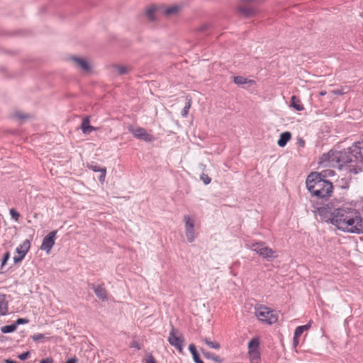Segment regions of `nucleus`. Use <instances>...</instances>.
Segmentation results:
<instances>
[{
    "instance_id": "nucleus-1",
    "label": "nucleus",
    "mask_w": 363,
    "mask_h": 363,
    "mask_svg": "<svg viewBox=\"0 0 363 363\" xmlns=\"http://www.w3.org/2000/svg\"><path fill=\"white\" fill-rule=\"evenodd\" d=\"M363 162V141L354 143L350 147L342 151L331 150L321 157V163L324 166L342 167L346 164L345 169L354 174L361 171Z\"/></svg>"
},
{
    "instance_id": "nucleus-2",
    "label": "nucleus",
    "mask_w": 363,
    "mask_h": 363,
    "mask_svg": "<svg viewBox=\"0 0 363 363\" xmlns=\"http://www.w3.org/2000/svg\"><path fill=\"white\" fill-rule=\"evenodd\" d=\"M330 223L344 232L350 233L363 232V218L360 213L356 208L347 205H343L333 210Z\"/></svg>"
},
{
    "instance_id": "nucleus-3",
    "label": "nucleus",
    "mask_w": 363,
    "mask_h": 363,
    "mask_svg": "<svg viewBox=\"0 0 363 363\" xmlns=\"http://www.w3.org/2000/svg\"><path fill=\"white\" fill-rule=\"evenodd\" d=\"M306 186L313 196L322 199L330 196L333 189L332 183L320 178L317 172L311 173L308 176Z\"/></svg>"
},
{
    "instance_id": "nucleus-4",
    "label": "nucleus",
    "mask_w": 363,
    "mask_h": 363,
    "mask_svg": "<svg viewBox=\"0 0 363 363\" xmlns=\"http://www.w3.org/2000/svg\"><path fill=\"white\" fill-rule=\"evenodd\" d=\"M255 315L259 321L269 325L274 324L278 320V314L274 310L261 304L255 305Z\"/></svg>"
},
{
    "instance_id": "nucleus-5",
    "label": "nucleus",
    "mask_w": 363,
    "mask_h": 363,
    "mask_svg": "<svg viewBox=\"0 0 363 363\" xmlns=\"http://www.w3.org/2000/svg\"><path fill=\"white\" fill-rule=\"evenodd\" d=\"M247 354L250 363H261L260 340L253 337L247 345Z\"/></svg>"
},
{
    "instance_id": "nucleus-6",
    "label": "nucleus",
    "mask_w": 363,
    "mask_h": 363,
    "mask_svg": "<svg viewBox=\"0 0 363 363\" xmlns=\"http://www.w3.org/2000/svg\"><path fill=\"white\" fill-rule=\"evenodd\" d=\"M249 248L256 252L262 257L270 259L277 257L276 252L272 248H269L263 242L252 243Z\"/></svg>"
},
{
    "instance_id": "nucleus-7",
    "label": "nucleus",
    "mask_w": 363,
    "mask_h": 363,
    "mask_svg": "<svg viewBox=\"0 0 363 363\" xmlns=\"http://www.w3.org/2000/svg\"><path fill=\"white\" fill-rule=\"evenodd\" d=\"M346 164H344L342 167L335 166V167L338 168V177L337 179L335 181V183L337 186L341 189H347L349 186V182L350 180L351 174H354L353 172H350L345 169Z\"/></svg>"
},
{
    "instance_id": "nucleus-8",
    "label": "nucleus",
    "mask_w": 363,
    "mask_h": 363,
    "mask_svg": "<svg viewBox=\"0 0 363 363\" xmlns=\"http://www.w3.org/2000/svg\"><path fill=\"white\" fill-rule=\"evenodd\" d=\"M168 342L172 346L174 347L180 353L183 352L184 338L173 327L169 333L168 337Z\"/></svg>"
},
{
    "instance_id": "nucleus-9",
    "label": "nucleus",
    "mask_w": 363,
    "mask_h": 363,
    "mask_svg": "<svg viewBox=\"0 0 363 363\" xmlns=\"http://www.w3.org/2000/svg\"><path fill=\"white\" fill-rule=\"evenodd\" d=\"M238 11L245 16H252L257 11L255 0H244L239 6Z\"/></svg>"
},
{
    "instance_id": "nucleus-10",
    "label": "nucleus",
    "mask_w": 363,
    "mask_h": 363,
    "mask_svg": "<svg viewBox=\"0 0 363 363\" xmlns=\"http://www.w3.org/2000/svg\"><path fill=\"white\" fill-rule=\"evenodd\" d=\"M129 130L134 137L145 142H152L155 140V137L152 134L148 133L143 128H130Z\"/></svg>"
},
{
    "instance_id": "nucleus-11",
    "label": "nucleus",
    "mask_w": 363,
    "mask_h": 363,
    "mask_svg": "<svg viewBox=\"0 0 363 363\" xmlns=\"http://www.w3.org/2000/svg\"><path fill=\"white\" fill-rule=\"evenodd\" d=\"M30 247V242L28 240H26L16 250L18 255L13 257L15 263H18L23 260Z\"/></svg>"
},
{
    "instance_id": "nucleus-12",
    "label": "nucleus",
    "mask_w": 363,
    "mask_h": 363,
    "mask_svg": "<svg viewBox=\"0 0 363 363\" xmlns=\"http://www.w3.org/2000/svg\"><path fill=\"white\" fill-rule=\"evenodd\" d=\"M56 234L57 231L53 230L43 238L42 245L40 246V249L42 250L46 251L48 254L50 252L52 247L55 245Z\"/></svg>"
},
{
    "instance_id": "nucleus-13",
    "label": "nucleus",
    "mask_w": 363,
    "mask_h": 363,
    "mask_svg": "<svg viewBox=\"0 0 363 363\" xmlns=\"http://www.w3.org/2000/svg\"><path fill=\"white\" fill-rule=\"evenodd\" d=\"M161 13L164 14L167 16H173L179 13L182 9V6L179 5H170L164 6L160 5Z\"/></svg>"
},
{
    "instance_id": "nucleus-14",
    "label": "nucleus",
    "mask_w": 363,
    "mask_h": 363,
    "mask_svg": "<svg viewBox=\"0 0 363 363\" xmlns=\"http://www.w3.org/2000/svg\"><path fill=\"white\" fill-rule=\"evenodd\" d=\"M72 61L75 65L79 67L81 70L84 72H89L91 69V66L87 60L84 58L73 57H72Z\"/></svg>"
},
{
    "instance_id": "nucleus-15",
    "label": "nucleus",
    "mask_w": 363,
    "mask_h": 363,
    "mask_svg": "<svg viewBox=\"0 0 363 363\" xmlns=\"http://www.w3.org/2000/svg\"><path fill=\"white\" fill-rule=\"evenodd\" d=\"M93 289L96 296L101 301H104L107 300V291L104 285H93Z\"/></svg>"
},
{
    "instance_id": "nucleus-16",
    "label": "nucleus",
    "mask_w": 363,
    "mask_h": 363,
    "mask_svg": "<svg viewBox=\"0 0 363 363\" xmlns=\"http://www.w3.org/2000/svg\"><path fill=\"white\" fill-rule=\"evenodd\" d=\"M333 212L331 208L327 205L325 206H321L317 208V213L319 216L323 217L324 219H327V221L330 222L331 218V213Z\"/></svg>"
},
{
    "instance_id": "nucleus-17",
    "label": "nucleus",
    "mask_w": 363,
    "mask_h": 363,
    "mask_svg": "<svg viewBox=\"0 0 363 363\" xmlns=\"http://www.w3.org/2000/svg\"><path fill=\"white\" fill-rule=\"evenodd\" d=\"M289 106L297 111H302L305 109L301 99L296 96H291Z\"/></svg>"
},
{
    "instance_id": "nucleus-18",
    "label": "nucleus",
    "mask_w": 363,
    "mask_h": 363,
    "mask_svg": "<svg viewBox=\"0 0 363 363\" xmlns=\"http://www.w3.org/2000/svg\"><path fill=\"white\" fill-rule=\"evenodd\" d=\"M156 13H161L160 6H151L146 11V16L150 21L155 19V15Z\"/></svg>"
},
{
    "instance_id": "nucleus-19",
    "label": "nucleus",
    "mask_w": 363,
    "mask_h": 363,
    "mask_svg": "<svg viewBox=\"0 0 363 363\" xmlns=\"http://www.w3.org/2000/svg\"><path fill=\"white\" fill-rule=\"evenodd\" d=\"M130 70V68L127 66L121 65H114L112 66V72L114 74L123 75L128 74Z\"/></svg>"
},
{
    "instance_id": "nucleus-20",
    "label": "nucleus",
    "mask_w": 363,
    "mask_h": 363,
    "mask_svg": "<svg viewBox=\"0 0 363 363\" xmlns=\"http://www.w3.org/2000/svg\"><path fill=\"white\" fill-rule=\"evenodd\" d=\"M291 134L290 132H284L280 135L277 144L279 147H283L291 140Z\"/></svg>"
},
{
    "instance_id": "nucleus-21",
    "label": "nucleus",
    "mask_w": 363,
    "mask_h": 363,
    "mask_svg": "<svg viewBox=\"0 0 363 363\" xmlns=\"http://www.w3.org/2000/svg\"><path fill=\"white\" fill-rule=\"evenodd\" d=\"M81 129L84 134H89L95 128L90 125L89 118H85L82 122Z\"/></svg>"
},
{
    "instance_id": "nucleus-22",
    "label": "nucleus",
    "mask_w": 363,
    "mask_h": 363,
    "mask_svg": "<svg viewBox=\"0 0 363 363\" xmlns=\"http://www.w3.org/2000/svg\"><path fill=\"white\" fill-rule=\"evenodd\" d=\"M89 169L93 170L94 172H101V175L99 177V181L101 182H104L105 180L106 174V169L105 167H100L97 164H91L89 166Z\"/></svg>"
},
{
    "instance_id": "nucleus-23",
    "label": "nucleus",
    "mask_w": 363,
    "mask_h": 363,
    "mask_svg": "<svg viewBox=\"0 0 363 363\" xmlns=\"http://www.w3.org/2000/svg\"><path fill=\"white\" fill-rule=\"evenodd\" d=\"M8 313V303L4 295H0V315H5Z\"/></svg>"
},
{
    "instance_id": "nucleus-24",
    "label": "nucleus",
    "mask_w": 363,
    "mask_h": 363,
    "mask_svg": "<svg viewBox=\"0 0 363 363\" xmlns=\"http://www.w3.org/2000/svg\"><path fill=\"white\" fill-rule=\"evenodd\" d=\"M318 174H319V177H320V178L325 179L326 178L335 176V174H337V173L334 170L328 169L321 171L320 172L318 173Z\"/></svg>"
},
{
    "instance_id": "nucleus-25",
    "label": "nucleus",
    "mask_w": 363,
    "mask_h": 363,
    "mask_svg": "<svg viewBox=\"0 0 363 363\" xmlns=\"http://www.w3.org/2000/svg\"><path fill=\"white\" fill-rule=\"evenodd\" d=\"M184 221L185 223V228H194V218L185 215L184 216Z\"/></svg>"
},
{
    "instance_id": "nucleus-26",
    "label": "nucleus",
    "mask_w": 363,
    "mask_h": 363,
    "mask_svg": "<svg viewBox=\"0 0 363 363\" xmlns=\"http://www.w3.org/2000/svg\"><path fill=\"white\" fill-rule=\"evenodd\" d=\"M191 106V98L189 96H186V103L185 106L184 107L182 111V116L183 117H186L189 113V110Z\"/></svg>"
},
{
    "instance_id": "nucleus-27",
    "label": "nucleus",
    "mask_w": 363,
    "mask_h": 363,
    "mask_svg": "<svg viewBox=\"0 0 363 363\" xmlns=\"http://www.w3.org/2000/svg\"><path fill=\"white\" fill-rule=\"evenodd\" d=\"M185 233L187 240L189 242H192L195 239V230L194 228H185Z\"/></svg>"
},
{
    "instance_id": "nucleus-28",
    "label": "nucleus",
    "mask_w": 363,
    "mask_h": 363,
    "mask_svg": "<svg viewBox=\"0 0 363 363\" xmlns=\"http://www.w3.org/2000/svg\"><path fill=\"white\" fill-rule=\"evenodd\" d=\"M203 340L211 348L218 350L220 347V345L218 342L211 341L209 338L205 337Z\"/></svg>"
},
{
    "instance_id": "nucleus-29",
    "label": "nucleus",
    "mask_w": 363,
    "mask_h": 363,
    "mask_svg": "<svg viewBox=\"0 0 363 363\" xmlns=\"http://www.w3.org/2000/svg\"><path fill=\"white\" fill-rule=\"evenodd\" d=\"M17 329L16 325L15 324L4 325L1 328V331L3 333H9L16 331Z\"/></svg>"
},
{
    "instance_id": "nucleus-30",
    "label": "nucleus",
    "mask_w": 363,
    "mask_h": 363,
    "mask_svg": "<svg viewBox=\"0 0 363 363\" xmlns=\"http://www.w3.org/2000/svg\"><path fill=\"white\" fill-rule=\"evenodd\" d=\"M203 354L206 358L211 359L213 361L219 362V363L222 362V359H220V357L219 356L213 354L210 352H203Z\"/></svg>"
},
{
    "instance_id": "nucleus-31",
    "label": "nucleus",
    "mask_w": 363,
    "mask_h": 363,
    "mask_svg": "<svg viewBox=\"0 0 363 363\" xmlns=\"http://www.w3.org/2000/svg\"><path fill=\"white\" fill-rule=\"evenodd\" d=\"M233 82L236 84H244L247 83V79L241 76L234 77Z\"/></svg>"
},
{
    "instance_id": "nucleus-32",
    "label": "nucleus",
    "mask_w": 363,
    "mask_h": 363,
    "mask_svg": "<svg viewBox=\"0 0 363 363\" xmlns=\"http://www.w3.org/2000/svg\"><path fill=\"white\" fill-rule=\"evenodd\" d=\"M10 215L13 219L17 221L19 219L20 214L14 208L10 209Z\"/></svg>"
},
{
    "instance_id": "nucleus-33",
    "label": "nucleus",
    "mask_w": 363,
    "mask_h": 363,
    "mask_svg": "<svg viewBox=\"0 0 363 363\" xmlns=\"http://www.w3.org/2000/svg\"><path fill=\"white\" fill-rule=\"evenodd\" d=\"M201 179L203 182L205 184H208L211 181V178L207 174H203L201 176Z\"/></svg>"
},
{
    "instance_id": "nucleus-34",
    "label": "nucleus",
    "mask_w": 363,
    "mask_h": 363,
    "mask_svg": "<svg viewBox=\"0 0 363 363\" xmlns=\"http://www.w3.org/2000/svg\"><path fill=\"white\" fill-rule=\"evenodd\" d=\"M28 322H29V320L28 319H26V318H18L14 323V324H15V325H16V328H17L18 325L26 324V323H28Z\"/></svg>"
},
{
    "instance_id": "nucleus-35",
    "label": "nucleus",
    "mask_w": 363,
    "mask_h": 363,
    "mask_svg": "<svg viewBox=\"0 0 363 363\" xmlns=\"http://www.w3.org/2000/svg\"><path fill=\"white\" fill-rule=\"evenodd\" d=\"M303 333V331L302 330V328H300V326H298L296 328L294 336L296 337H300Z\"/></svg>"
},
{
    "instance_id": "nucleus-36",
    "label": "nucleus",
    "mask_w": 363,
    "mask_h": 363,
    "mask_svg": "<svg viewBox=\"0 0 363 363\" xmlns=\"http://www.w3.org/2000/svg\"><path fill=\"white\" fill-rule=\"evenodd\" d=\"M30 357V352H26L18 355L21 360H26Z\"/></svg>"
},
{
    "instance_id": "nucleus-37",
    "label": "nucleus",
    "mask_w": 363,
    "mask_h": 363,
    "mask_svg": "<svg viewBox=\"0 0 363 363\" xmlns=\"http://www.w3.org/2000/svg\"><path fill=\"white\" fill-rule=\"evenodd\" d=\"M10 257V253L9 252H6L4 255V257H3V259H2V262H1V266H4L6 264L7 261L9 260Z\"/></svg>"
},
{
    "instance_id": "nucleus-38",
    "label": "nucleus",
    "mask_w": 363,
    "mask_h": 363,
    "mask_svg": "<svg viewBox=\"0 0 363 363\" xmlns=\"http://www.w3.org/2000/svg\"><path fill=\"white\" fill-rule=\"evenodd\" d=\"M193 359L195 363H204L200 358L199 354L196 352L193 355Z\"/></svg>"
},
{
    "instance_id": "nucleus-39",
    "label": "nucleus",
    "mask_w": 363,
    "mask_h": 363,
    "mask_svg": "<svg viewBox=\"0 0 363 363\" xmlns=\"http://www.w3.org/2000/svg\"><path fill=\"white\" fill-rule=\"evenodd\" d=\"M189 350L191 352L192 356L195 354L197 352L196 346L194 344H190L189 346Z\"/></svg>"
},
{
    "instance_id": "nucleus-40",
    "label": "nucleus",
    "mask_w": 363,
    "mask_h": 363,
    "mask_svg": "<svg viewBox=\"0 0 363 363\" xmlns=\"http://www.w3.org/2000/svg\"><path fill=\"white\" fill-rule=\"evenodd\" d=\"M15 117H16V118H18V119L22 120V119L27 118H28V116L24 115V114H23V113H20V112H16V113H15Z\"/></svg>"
},
{
    "instance_id": "nucleus-41",
    "label": "nucleus",
    "mask_w": 363,
    "mask_h": 363,
    "mask_svg": "<svg viewBox=\"0 0 363 363\" xmlns=\"http://www.w3.org/2000/svg\"><path fill=\"white\" fill-rule=\"evenodd\" d=\"M43 337H44V335L40 334V333H38V334H35L33 336H32L33 340L35 341H38Z\"/></svg>"
},
{
    "instance_id": "nucleus-42",
    "label": "nucleus",
    "mask_w": 363,
    "mask_h": 363,
    "mask_svg": "<svg viewBox=\"0 0 363 363\" xmlns=\"http://www.w3.org/2000/svg\"><path fill=\"white\" fill-rule=\"evenodd\" d=\"M332 94H336V95H343L345 94V92L343 91L342 89H336V90H333L331 91Z\"/></svg>"
},
{
    "instance_id": "nucleus-43",
    "label": "nucleus",
    "mask_w": 363,
    "mask_h": 363,
    "mask_svg": "<svg viewBox=\"0 0 363 363\" xmlns=\"http://www.w3.org/2000/svg\"><path fill=\"white\" fill-rule=\"evenodd\" d=\"M130 347H134V348H136L138 350H140V347L139 345V343L137 342V341H133L131 342L130 343Z\"/></svg>"
},
{
    "instance_id": "nucleus-44",
    "label": "nucleus",
    "mask_w": 363,
    "mask_h": 363,
    "mask_svg": "<svg viewBox=\"0 0 363 363\" xmlns=\"http://www.w3.org/2000/svg\"><path fill=\"white\" fill-rule=\"evenodd\" d=\"M298 343H299V337H296L294 336V338H293L294 347H296L298 346Z\"/></svg>"
},
{
    "instance_id": "nucleus-45",
    "label": "nucleus",
    "mask_w": 363,
    "mask_h": 363,
    "mask_svg": "<svg viewBox=\"0 0 363 363\" xmlns=\"http://www.w3.org/2000/svg\"><path fill=\"white\" fill-rule=\"evenodd\" d=\"M40 363H53V359L52 358H46L42 359Z\"/></svg>"
},
{
    "instance_id": "nucleus-46",
    "label": "nucleus",
    "mask_w": 363,
    "mask_h": 363,
    "mask_svg": "<svg viewBox=\"0 0 363 363\" xmlns=\"http://www.w3.org/2000/svg\"><path fill=\"white\" fill-rule=\"evenodd\" d=\"M146 363H156V361L154 359V357L152 355H150L147 357Z\"/></svg>"
},
{
    "instance_id": "nucleus-47",
    "label": "nucleus",
    "mask_w": 363,
    "mask_h": 363,
    "mask_svg": "<svg viewBox=\"0 0 363 363\" xmlns=\"http://www.w3.org/2000/svg\"><path fill=\"white\" fill-rule=\"evenodd\" d=\"M311 327V322H309L308 324L305 325H301L300 326V328H302V330L304 332L307 330H308Z\"/></svg>"
},
{
    "instance_id": "nucleus-48",
    "label": "nucleus",
    "mask_w": 363,
    "mask_h": 363,
    "mask_svg": "<svg viewBox=\"0 0 363 363\" xmlns=\"http://www.w3.org/2000/svg\"><path fill=\"white\" fill-rule=\"evenodd\" d=\"M65 363H77V359L75 357L70 358Z\"/></svg>"
},
{
    "instance_id": "nucleus-49",
    "label": "nucleus",
    "mask_w": 363,
    "mask_h": 363,
    "mask_svg": "<svg viewBox=\"0 0 363 363\" xmlns=\"http://www.w3.org/2000/svg\"><path fill=\"white\" fill-rule=\"evenodd\" d=\"M4 363H18L17 362H15L13 360H11V359H6L4 361Z\"/></svg>"
},
{
    "instance_id": "nucleus-50",
    "label": "nucleus",
    "mask_w": 363,
    "mask_h": 363,
    "mask_svg": "<svg viewBox=\"0 0 363 363\" xmlns=\"http://www.w3.org/2000/svg\"><path fill=\"white\" fill-rule=\"evenodd\" d=\"M327 94L326 91H321L320 93H319V95L320 96H325V94Z\"/></svg>"
}]
</instances>
